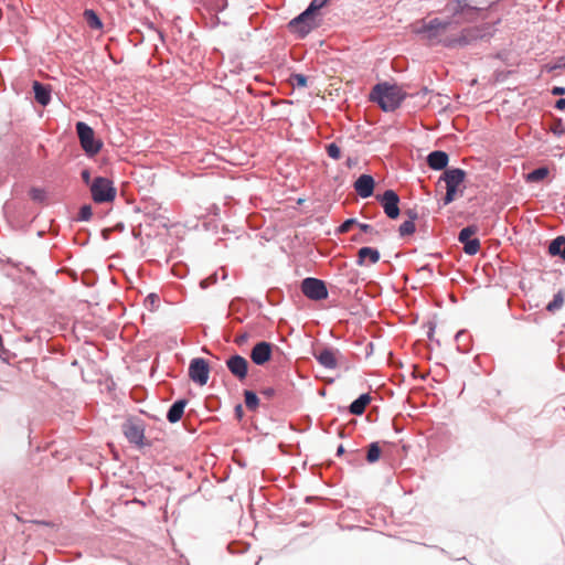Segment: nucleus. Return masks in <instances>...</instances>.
Listing matches in <instances>:
<instances>
[{"mask_svg":"<svg viewBox=\"0 0 565 565\" xmlns=\"http://www.w3.org/2000/svg\"><path fill=\"white\" fill-rule=\"evenodd\" d=\"M326 150L330 158H332L334 160H339L341 158L340 147L335 142L329 143L326 147Z\"/></svg>","mask_w":565,"mask_h":565,"instance_id":"473e14b6","label":"nucleus"},{"mask_svg":"<svg viewBox=\"0 0 565 565\" xmlns=\"http://www.w3.org/2000/svg\"><path fill=\"white\" fill-rule=\"evenodd\" d=\"M143 223H146L151 231L146 233L148 237H158L163 236L169 231V220L161 213L150 212L143 214Z\"/></svg>","mask_w":565,"mask_h":565,"instance_id":"0eeeda50","label":"nucleus"},{"mask_svg":"<svg viewBox=\"0 0 565 565\" xmlns=\"http://www.w3.org/2000/svg\"><path fill=\"white\" fill-rule=\"evenodd\" d=\"M548 252L553 256H561L563 259H565V237L558 236L555 238L548 247Z\"/></svg>","mask_w":565,"mask_h":565,"instance_id":"412c9836","label":"nucleus"},{"mask_svg":"<svg viewBox=\"0 0 565 565\" xmlns=\"http://www.w3.org/2000/svg\"><path fill=\"white\" fill-rule=\"evenodd\" d=\"M478 228L475 225L467 226L462 228L459 233L458 239L460 243L466 244V242L471 241V236L477 233Z\"/></svg>","mask_w":565,"mask_h":565,"instance_id":"bb28decb","label":"nucleus"},{"mask_svg":"<svg viewBox=\"0 0 565 565\" xmlns=\"http://www.w3.org/2000/svg\"><path fill=\"white\" fill-rule=\"evenodd\" d=\"M316 25V17H305V11L289 22V29L300 38H305Z\"/></svg>","mask_w":565,"mask_h":565,"instance_id":"9d476101","label":"nucleus"},{"mask_svg":"<svg viewBox=\"0 0 565 565\" xmlns=\"http://www.w3.org/2000/svg\"><path fill=\"white\" fill-rule=\"evenodd\" d=\"M303 295L315 301L323 300L328 297V289L324 281L318 278H305L301 282Z\"/></svg>","mask_w":565,"mask_h":565,"instance_id":"423d86ee","label":"nucleus"},{"mask_svg":"<svg viewBox=\"0 0 565 565\" xmlns=\"http://www.w3.org/2000/svg\"><path fill=\"white\" fill-rule=\"evenodd\" d=\"M377 200L387 217L395 220L399 215V198L393 190H386L382 195H377Z\"/></svg>","mask_w":565,"mask_h":565,"instance_id":"1a4fd4ad","label":"nucleus"},{"mask_svg":"<svg viewBox=\"0 0 565 565\" xmlns=\"http://www.w3.org/2000/svg\"><path fill=\"white\" fill-rule=\"evenodd\" d=\"M34 98L42 106H46L51 100V89L39 82L33 83Z\"/></svg>","mask_w":565,"mask_h":565,"instance_id":"a211bd4d","label":"nucleus"},{"mask_svg":"<svg viewBox=\"0 0 565 565\" xmlns=\"http://www.w3.org/2000/svg\"><path fill=\"white\" fill-rule=\"evenodd\" d=\"M265 397L271 398L275 395V390L271 387L265 388L260 392Z\"/></svg>","mask_w":565,"mask_h":565,"instance_id":"ea45409f","label":"nucleus"},{"mask_svg":"<svg viewBox=\"0 0 565 565\" xmlns=\"http://www.w3.org/2000/svg\"><path fill=\"white\" fill-rule=\"evenodd\" d=\"M143 306L151 312H156L161 308V298L157 292H150L143 299Z\"/></svg>","mask_w":565,"mask_h":565,"instance_id":"5701e85b","label":"nucleus"},{"mask_svg":"<svg viewBox=\"0 0 565 565\" xmlns=\"http://www.w3.org/2000/svg\"><path fill=\"white\" fill-rule=\"evenodd\" d=\"M210 367L204 359H193L189 366V377L199 385L203 386L207 383Z\"/></svg>","mask_w":565,"mask_h":565,"instance_id":"6e6552de","label":"nucleus"},{"mask_svg":"<svg viewBox=\"0 0 565 565\" xmlns=\"http://www.w3.org/2000/svg\"><path fill=\"white\" fill-rule=\"evenodd\" d=\"M550 171L546 167H541L526 174L527 182H540L548 175Z\"/></svg>","mask_w":565,"mask_h":565,"instance_id":"b1692460","label":"nucleus"},{"mask_svg":"<svg viewBox=\"0 0 565 565\" xmlns=\"http://www.w3.org/2000/svg\"><path fill=\"white\" fill-rule=\"evenodd\" d=\"M186 405L185 399L177 401L168 411L167 418L170 423H177L181 419Z\"/></svg>","mask_w":565,"mask_h":565,"instance_id":"aec40b11","label":"nucleus"},{"mask_svg":"<svg viewBox=\"0 0 565 565\" xmlns=\"http://www.w3.org/2000/svg\"><path fill=\"white\" fill-rule=\"evenodd\" d=\"M83 15L84 20L90 29L100 30L103 28V23L94 10L86 9Z\"/></svg>","mask_w":565,"mask_h":565,"instance_id":"4be33fe9","label":"nucleus"},{"mask_svg":"<svg viewBox=\"0 0 565 565\" xmlns=\"http://www.w3.org/2000/svg\"><path fill=\"white\" fill-rule=\"evenodd\" d=\"M316 359L321 365L328 369H335L338 366V351L324 348L315 353Z\"/></svg>","mask_w":565,"mask_h":565,"instance_id":"4468645a","label":"nucleus"},{"mask_svg":"<svg viewBox=\"0 0 565 565\" xmlns=\"http://www.w3.org/2000/svg\"><path fill=\"white\" fill-rule=\"evenodd\" d=\"M248 339H249V334L247 332H244V333L237 334L235 337L234 342L237 345H243V344H245L248 341Z\"/></svg>","mask_w":565,"mask_h":565,"instance_id":"4c0bfd02","label":"nucleus"},{"mask_svg":"<svg viewBox=\"0 0 565 565\" xmlns=\"http://www.w3.org/2000/svg\"><path fill=\"white\" fill-rule=\"evenodd\" d=\"M406 215L408 216V220H412L413 222L417 218V213L414 210L406 211Z\"/></svg>","mask_w":565,"mask_h":565,"instance_id":"79ce46f5","label":"nucleus"},{"mask_svg":"<svg viewBox=\"0 0 565 565\" xmlns=\"http://www.w3.org/2000/svg\"><path fill=\"white\" fill-rule=\"evenodd\" d=\"M405 96L401 87L387 83L375 85L370 94L371 100L376 102L384 111L395 110Z\"/></svg>","mask_w":565,"mask_h":565,"instance_id":"f03ea898","label":"nucleus"},{"mask_svg":"<svg viewBox=\"0 0 565 565\" xmlns=\"http://www.w3.org/2000/svg\"><path fill=\"white\" fill-rule=\"evenodd\" d=\"M564 305V296L562 291H558L554 299L546 306V310L550 312H555L556 310L561 309Z\"/></svg>","mask_w":565,"mask_h":565,"instance_id":"cd10ccee","label":"nucleus"},{"mask_svg":"<svg viewBox=\"0 0 565 565\" xmlns=\"http://www.w3.org/2000/svg\"><path fill=\"white\" fill-rule=\"evenodd\" d=\"M463 250L468 255H476L480 250V241L478 238H472L469 242L463 244Z\"/></svg>","mask_w":565,"mask_h":565,"instance_id":"c756f323","label":"nucleus"},{"mask_svg":"<svg viewBox=\"0 0 565 565\" xmlns=\"http://www.w3.org/2000/svg\"><path fill=\"white\" fill-rule=\"evenodd\" d=\"M292 85H296L298 87H306L307 86V77L302 74H294L290 78Z\"/></svg>","mask_w":565,"mask_h":565,"instance_id":"f704fd0d","label":"nucleus"},{"mask_svg":"<svg viewBox=\"0 0 565 565\" xmlns=\"http://www.w3.org/2000/svg\"><path fill=\"white\" fill-rule=\"evenodd\" d=\"M564 67H565V64H564Z\"/></svg>","mask_w":565,"mask_h":565,"instance_id":"09e8293b","label":"nucleus"},{"mask_svg":"<svg viewBox=\"0 0 565 565\" xmlns=\"http://www.w3.org/2000/svg\"><path fill=\"white\" fill-rule=\"evenodd\" d=\"M380 252L372 247H362L358 252V265L363 266L365 260L369 259L371 264H376L380 260Z\"/></svg>","mask_w":565,"mask_h":565,"instance_id":"f3484780","label":"nucleus"},{"mask_svg":"<svg viewBox=\"0 0 565 565\" xmlns=\"http://www.w3.org/2000/svg\"><path fill=\"white\" fill-rule=\"evenodd\" d=\"M449 157L445 151H433L427 157V163L433 170L445 169L448 164Z\"/></svg>","mask_w":565,"mask_h":565,"instance_id":"dca6fc26","label":"nucleus"},{"mask_svg":"<svg viewBox=\"0 0 565 565\" xmlns=\"http://www.w3.org/2000/svg\"><path fill=\"white\" fill-rule=\"evenodd\" d=\"M354 224H356V221L354 218L347 220L339 226L338 233H340V234L348 233Z\"/></svg>","mask_w":565,"mask_h":565,"instance_id":"c9c22d12","label":"nucleus"},{"mask_svg":"<svg viewBox=\"0 0 565 565\" xmlns=\"http://www.w3.org/2000/svg\"><path fill=\"white\" fill-rule=\"evenodd\" d=\"M4 352L3 343H2V337L0 335V356Z\"/></svg>","mask_w":565,"mask_h":565,"instance_id":"a18cd8bd","label":"nucleus"},{"mask_svg":"<svg viewBox=\"0 0 565 565\" xmlns=\"http://www.w3.org/2000/svg\"><path fill=\"white\" fill-rule=\"evenodd\" d=\"M76 131L83 149L88 154H96L100 150L102 142L95 139V132L87 124L78 121Z\"/></svg>","mask_w":565,"mask_h":565,"instance_id":"39448f33","label":"nucleus"},{"mask_svg":"<svg viewBox=\"0 0 565 565\" xmlns=\"http://www.w3.org/2000/svg\"><path fill=\"white\" fill-rule=\"evenodd\" d=\"M466 178V172L462 169L455 168L448 169L444 172L441 180L446 182V195L444 198V204L451 203L456 198L458 192L462 194V190L460 185L463 183Z\"/></svg>","mask_w":565,"mask_h":565,"instance_id":"7ed1b4c3","label":"nucleus"},{"mask_svg":"<svg viewBox=\"0 0 565 565\" xmlns=\"http://www.w3.org/2000/svg\"><path fill=\"white\" fill-rule=\"evenodd\" d=\"M81 177H82V180L84 181V183H86L89 186V184L92 183L90 182V172L87 169H85L82 171Z\"/></svg>","mask_w":565,"mask_h":565,"instance_id":"58836bf2","label":"nucleus"},{"mask_svg":"<svg viewBox=\"0 0 565 565\" xmlns=\"http://www.w3.org/2000/svg\"><path fill=\"white\" fill-rule=\"evenodd\" d=\"M244 397L246 407L249 411H256V408L259 405V398L257 397V395L252 391H245Z\"/></svg>","mask_w":565,"mask_h":565,"instance_id":"393cba45","label":"nucleus"},{"mask_svg":"<svg viewBox=\"0 0 565 565\" xmlns=\"http://www.w3.org/2000/svg\"><path fill=\"white\" fill-rule=\"evenodd\" d=\"M415 230V223L412 220H407L399 225L398 232L401 236H406L412 235Z\"/></svg>","mask_w":565,"mask_h":565,"instance_id":"7c9ffc66","label":"nucleus"},{"mask_svg":"<svg viewBox=\"0 0 565 565\" xmlns=\"http://www.w3.org/2000/svg\"><path fill=\"white\" fill-rule=\"evenodd\" d=\"M30 196L33 201L43 202L45 200V191L39 188H32L30 190Z\"/></svg>","mask_w":565,"mask_h":565,"instance_id":"72a5a7b5","label":"nucleus"},{"mask_svg":"<svg viewBox=\"0 0 565 565\" xmlns=\"http://www.w3.org/2000/svg\"><path fill=\"white\" fill-rule=\"evenodd\" d=\"M226 366L233 376H235L238 381H244L246 379L248 372V361L245 358L238 354L233 355L226 361Z\"/></svg>","mask_w":565,"mask_h":565,"instance_id":"f8f14e48","label":"nucleus"},{"mask_svg":"<svg viewBox=\"0 0 565 565\" xmlns=\"http://www.w3.org/2000/svg\"><path fill=\"white\" fill-rule=\"evenodd\" d=\"M555 107L557 109H564L565 108V99L561 98L556 102Z\"/></svg>","mask_w":565,"mask_h":565,"instance_id":"37998d69","label":"nucleus"},{"mask_svg":"<svg viewBox=\"0 0 565 565\" xmlns=\"http://www.w3.org/2000/svg\"><path fill=\"white\" fill-rule=\"evenodd\" d=\"M93 216V210H92V206L90 205H83L81 209H79V212H78V216H77V220L78 221H89Z\"/></svg>","mask_w":565,"mask_h":565,"instance_id":"2f4dec72","label":"nucleus"},{"mask_svg":"<svg viewBox=\"0 0 565 565\" xmlns=\"http://www.w3.org/2000/svg\"><path fill=\"white\" fill-rule=\"evenodd\" d=\"M354 189L356 193L363 199L371 196L374 190L373 178L369 174L360 175L354 183Z\"/></svg>","mask_w":565,"mask_h":565,"instance_id":"ddd939ff","label":"nucleus"},{"mask_svg":"<svg viewBox=\"0 0 565 565\" xmlns=\"http://www.w3.org/2000/svg\"><path fill=\"white\" fill-rule=\"evenodd\" d=\"M359 225V228L361 230V232L363 233H369V234H372V235H379V231L374 230L373 226H371L370 224H365V223H360L358 224Z\"/></svg>","mask_w":565,"mask_h":565,"instance_id":"e433bc0d","label":"nucleus"},{"mask_svg":"<svg viewBox=\"0 0 565 565\" xmlns=\"http://www.w3.org/2000/svg\"><path fill=\"white\" fill-rule=\"evenodd\" d=\"M343 452H344V448H343L342 445H340L339 448H338V454L341 455Z\"/></svg>","mask_w":565,"mask_h":565,"instance_id":"de8ad7c7","label":"nucleus"},{"mask_svg":"<svg viewBox=\"0 0 565 565\" xmlns=\"http://www.w3.org/2000/svg\"><path fill=\"white\" fill-rule=\"evenodd\" d=\"M451 28L452 22L441 21L437 18L428 22L419 21L412 25V30L415 34L422 35L423 39L430 42H443L447 46L467 45L472 40L479 38V31L477 29H466L461 32L459 38H445V34Z\"/></svg>","mask_w":565,"mask_h":565,"instance_id":"f257e3e1","label":"nucleus"},{"mask_svg":"<svg viewBox=\"0 0 565 565\" xmlns=\"http://www.w3.org/2000/svg\"><path fill=\"white\" fill-rule=\"evenodd\" d=\"M274 345L266 341L257 342L250 351V360L256 365H264L273 355Z\"/></svg>","mask_w":565,"mask_h":565,"instance_id":"9b49d317","label":"nucleus"},{"mask_svg":"<svg viewBox=\"0 0 565 565\" xmlns=\"http://www.w3.org/2000/svg\"><path fill=\"white\" fill-rule=\"evenodd\" d=\"M354 239L358 241V242H363V243H367V242L371 241V239L362 238V237H355Z\"/></svg>","mask_w":565,"mask_h":565,"instance_id":"49530a36","label":"nucleus"},{"mask_svg":"<svg viewBox=\"0 0 565 565\" xmlns=\"http://www.w3.org/2000/svg\"><path fill=\"white\" fill-rule=\"evenodd\" d=\"M380 456H381V448L379 446L377 443H372L370 446H369V450H367V454H366V460L371 463L377 461L380 459Z\"/></svg>","mask_w":565,"mask_h":565,"instance_id":"c85d7f7f","label":"nucleus"},{"mask_svg":"<svg viewBox=\"0 0 565 565\" xmlns=\"http://www.w3.org/2000/svg\"><path fill=\"white\" fill-rule=\"evenodd\" d=\"M235 414H236V416H237L238 418H241V417L243 416V407H242V405H237V406L235 407Z\"/></svg>","mask_w":565,"mask_h":565,"instance_id":"c03bdc74","label":"nucleus"},{"mask_svg":"<svg viewBox=\"0 0 565 565\" xmlns=\"http://www.w3.org/2000/svg\"><path fill=\"white\" fill-rule=\"evenodd\" d=\"M124 434L130 443L137 446L141 445V429L138 419H128L124 424Z\"/></svg>","mask_w":565,"mask_h":565,"instance_id":"2eb2a0df","label":"nucleus"},{"mask_svg":"<svg viewBox=\"0 0 565 565\" xmlns=\"http://www.w3.org/2000/svg\"><path fill=\"white\" fill-rule=\"evenodd\" d=\"M89 191L95 203L113 202L116 198L113 182L104 177H96L89 184Z\"/></svg>","mask_w":565,"mask_h":565,"instance_id":"20e7f679","label":"nucleus"},{"mask_svg":"<svg viewBox=\"0 0 565 565\" xmlns=\"http://www.w3.org/2000/svg\"><path fill=\"white\" fill-rule=\"evenodd\" d=\"M552 94L555 96L564 95L565 94V87L555 86L552 89Z\"/></svg>","mask_w":565,"mask_h":565,"instance_id":"a19ab883","label":"nucleus"},{"mask_svg":"<svg viewBox=\"0 0 565 565\" xmlns=\"http://www.w3.org/2000/svg\"><path fill=\"white\" fill-rule=\"evenodd\" d=\"M372 397L370 394H362L353 401L349 407V411L353 415H362L365 412L366 406L371 403Z\"/></svg>","mask_w":565,"mask_h":565,"instance_id":"6ab92c4d","label":"nucleus"},{"mask_svg":"<svg viewBox=\"0 0 565 565\" xmlns=\"http://www.w3.org/2000/svg\"><path fill=\"white\" fill-rule=\"evenodd\" d=\"M329 0H312L309 7L305 10V17L307 15H317V12L323 8Z\"/></svg>","mask_w":565,"mask_h":565,"instance_id":"a878e982","label":"nucleus"}]
</instances>
